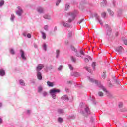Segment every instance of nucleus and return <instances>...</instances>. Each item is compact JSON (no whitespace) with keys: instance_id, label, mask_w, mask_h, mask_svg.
<instances>
[{"instance_id":"obj_1","label":"nucleus","mask_w":127,"mask_h":127,"mask_svg":"<svg viewBox=\"0 0 127 127\" xmlns=\"http://www.w3.org/2000/svg\"><path fill=\"white\" fill-rule=\"evenodd\" d=\"M87 78L89 80V81H90V82H91V83H95V85L98 86V87H99V88H100V89L103 90V91L104 92H105V93H106V95H107V96H108V97H112V94H111V93H110L109 91H108L107 90V89H106V88H105V87H104L102 85H101L100 82H98L97 80H96L94 79L93 78H91L89 76H88Z\"/></svg>"},{"instance_id":"obj_2","label":"nucleus","mask_w":127,"mask_h":127,"mask_svg":"<svg viewBox=\"0 0 127 127\" xmlns=\"http://www.w3.org/2000/svg\"><path fill=\"white\" fill-rule=\"evenodd\" d=\"M79 109L80 111V114L83 115L85 117H87L88 115H90V114H91V111H90L89 107L83 103L80 104Z\"/></svg>"},{"instance_id":"obj_3","label":"nucleus","mask_w":127,"mask_h":127,"mask_svg":"<svg viewBox=\"0 0 127 127\" xmlns=\"http://www.w3.org/2000/svg\"><path fill=\"white\" fill-rule=\"evenodd\" d=\"M78 14V11L77 10H74L73 12H70L68 13V15H69L70 17L68 19V22L71 23L72 21H74L75 19L77 17Z\"/></svg>"},{"instance_id":"obj_4","label":"nucleus","mask_w":127,"mask_h":127,"mask_svg":"<svg viewBox=\"0 0 127 127\" xmlns=\"http://www.w3.org/2000/svg\"><path fill=\"white\" fill-rule=\"evenodd\" d=\"M50 94L53 100H56V93H60V90L54 88L50 90Z\"/></svg>"},{"instance_id":"obj_5","label":"nucleus","mask_w":127,"mask_h":127,"mask_svg":"<svg viewBox=\"0 0 127 127\" xmlns=\"http://www.w3.org/2000/svg\"><path fill=\"white\" fill-rule=\"evenodd\" d=\"M104 26L107 29V35L110 36L112 34V28L111 26L108 25V24H106Z\"/></svg>"},{"instance_id":"obj_6","label":"nucleus","mask_w":127,"mask_h":127,"mask_svg":"<svg viewBox=\"0 0 127 127\" xmlns=\"http://www.w3.org/2000/svg\"><path fill=\"white\" fill-rule=\"evenodd\" d=\"M43 68H44V65H43V64L38 65L36 69V72H40V71H41V70H42Z\"/></svg>"},{"instance_id":"obj_7","label":"nucleus","mask_w":127,"mask_h":127,"mask_svg":"<svg viewBox=\"0 0 127 127\" xmlns=\"http://www.w3.org/2000/svg\"><path fill=\"white\" fill-rule=\"evenodd\" d=\"M20 54L23 60H26V56H25V53H24V51H23V50H20Z\"/></svg>"},{"instance_id":"obj_8","label":"nucleus","mask_w":127,"mask_h":127,"mask_svg":"<svg viewBox=\"0 0 127 127\" xmlns=\"http://www.w3.org/2000/svg\"><path fill=\"white\" fill-rule=\"evenodd\" d=\"M94 16L95 18H96L97 20H98L100 24H101V25H103V22H102V20L100 19V17L99 16V15H98V14L97 13H95Z\"/></svg>"},{"instance_id":"obj_9","label":"nucleus","mask_w":127,"mask_h":127,"mask_svg":"<svg viewBox=\"0 0 127 127\" xmlns=\"http://www.w3.org/2000/svg\"><path fill=\"white\" fill-rule=\"evenodd\" d=\"M61 24L63 25V26H64V27H67L69 28L70 27L71 25L65 22L64 21H62L61 22Z\"/></svg>"},{"instance_id":"obj_10","label":"nucleus","mask_w":127,"mask_h":127,"mask_svg":"<svg viewBox=\"0 0 127 127\" xmlns=\"http://www.w3.org/2000/svg\"><path fill=\"white\" fill-rule=\"evenodd\" d=\"M57 113L59 114V115H63L64 114H65V111H64V109L59 108L57 110Z\"/></svg>"},{"instance_id":"obj_11","label":"nucleus","mask_w":127,"mask_h":127,"mask_svg":"<svg viewBox=\"0 0 127 127\" xmlns=\"http://www.w3.org/2000/svg\"><path fill=\"white\" fill-rule=\"evenodd\" d=\"M18 8L19 10L16 11V14H17L18 16H21V15L23 13V10L19 8V7H18Z\"/></svg>"},{"instance_id":"obj_12","label":"nucleus","mask_w":127,"mask_h":127,"mask_svg":"<svg viewBox=\"0 0 127 127\" xmlns=\"http://www.w3.org/2000/svg\"><path fill=\"white\" fill-rule=\"evenodd\" d=\"M101 5L104 7H105V6H109L107 0H103V1L101 3Z\"/></svg>"},{"instance_id":"obj_13","label":"nucleus","mask_w":127,"mask_h":127,"mask_svg":"<svg viewBox=\"0 0 127 127\" xmlns=\"http://www.w3.org/2000/svg\"><path fill=\"white\" fill-rule=\"evenodd\" d=\"M123 50V47L122 46H119L115 49V51L118 52L119 54L122 53V51Z\"/></svg>"},{"instance_id":"obj_14","label":"nucleus","mask_w":127,"mask_h":127,"mask_svg":"<svg viewBox=\"0 0 127 127\" xmlns=\"http://www.w3.org/2000/svg\"><path fill=\"white\" fill-rule=\"evenodd\" d=\"M71 76H73V77H80V74L79 72H72L71 73Z\"/></svg>"},{"instance_id":"obj_15","label":"nucleus","mask_w":127,"mask_h":127,"mask_svg":"<svg viewBox=\"0 0 127 127\" xmlns=\"http://www.w3.org/2000/svg\"><path fill=\"white\" fill-rule=\"evenodd\" d=\"M0 76L1 77H4L5 76V70L4 69L2 68L0 69Z\"/></svg>"},{"instance_id":"obj_16","label":"nucleus","mask_w":127,"mask_h":127,"mask_svg":"<svg viewBox=\"0 0 127 127\" xmlns=\"http://www.w3.org/2000/svg\"><path fill=\"white\" fill-rule=\"evenodd\" d=\"M37 78L38 80L41 81L42 80V74L41 72H37Z\"/></svg>"},{"instance_id":"obj_17","label":"nucleus","mask_w":127,"mask_h":127,"mask_svg":"<svg viewBox=\"0 0 127 127\" xmlns=\"http://www.w3.org/2000/svg\"><path fill=\"white\" fill-rule=\"evenodd\" d=\"M61 100L63 101H69V98L67 95H64L61 97Z\"/></svg>"},{"instance_id":"obj_18","label":"nucleus","mask_w":127,"mask_h":127,"mask_svg":"<svg viewBox=\"0 0 127 127\" xmlns=\"http://www.w3.org/2000/svg\"><path fill=\"white\" fill-rule=\"evenodd\" d=\"M112 0V4L110 5V6L114 8V7H116V6H117V2L115 0Z\"/></svg>"},{"instance_id":"obj_19","label":"nucleus","mask_w":127,"mask_h":127,"mask_svg":"<svg viewBox=\"0 0 127 127\" xmlns=\"http://www.w3.org/2000/svg\"><path fill=\"white\" fill-rule=\"evenodd\" d=\"M40 33L42 34V38L43 39H46V34L42 31H40Z\"/></svg>"},{"instance_id":"obj_20","label":"nucleus","mask_w":127,"mask_h":127,"mask_svg":"<svg viewBox=\"0 0 127 127\" xmlns=\"http://www.w3.org/2000/svg\"><path fill=\"white\" fill-rule=\"evenodd\" d=\"M37 10L39 13H43V8L41 7H38Z\"/></svg>"},{"instance_id":"obj_21","label":"nucleus","mask_w":127,"mask_h":127,"mask_svg":"<svg viewBox=\"0 0 127 127\" xmlns=\"http://www.w3.org/2000/svg\"><path fill=\"white\" fill-rule=\"evenodd\" d=\"M19 84L21 85V86H25V82H24V80H22V79H20L19 80Z\"/></svg>"},{"instance_id":"obj_22","label":"nucleus","mask_w":127,"mask_h":127,"mask_svg":"<svg viewBox=\"0 0 127 127\" xmlns=\"http://www.w3.org/2000/svg\"><path fill=\"white\" fill-rule=\"evenodd\" d=\"M56 58H59V55H60V50H57L56 51Z\"/></svg>"},{"instance_id":"obj_23","label":"nucleus","mask_w":127,"mask_h":127,"mask_svg":"<svg viewBox=\"0 0 127 127\" xmlns=\"http://www.w3.org/2000/svg\"><path fill=\"white\" fill-rule=\"evenodd\" d=\"M47 84L48 87H53V86H54V84H53V82H51L49 81L47 82Z\"/></svg>"},{"instance_id":"obj_24","label":"nucleus","mask_w":127,"mask_h":127,"mask_svg":"<svg viewBox=\"0 0 127 127\" xmlns=\"http://www.w3.org/2000/svg\"><path fill=\"white\" fill-rule=\"evenodd\" d=\"M44 18H45V19H48L50 20L51 19V16L50 15H48V14H45L43 16Z\"/></svg>"},{"instance_id":"obj_25","label":"nucleus","mask_w":127,"mask_h":127,"mask_svg":"<svg viewBox=\"0 0 127 127\" xmlns=\"http://www.w3.org/2000/svg\"><path fill=\"white\" fill-rule=\"evenodd\" d=\"M122 40H123V41L125 45H127V39H126V38L122 37Z\"/></svg>"},{"instance_id":"obj_26","label":"nucleus","mask_w":127,"mask_h":127,"mask_svg":"<svg viewBox=\"0 0 127 127\" xmlns=\"http://www.w3.org/2000/svg\"><path fill=\"white\" fill-rule=\"evenodd\" d=\"M43 90V88L42 86H39L38 87V93H41Z\"/></svg>"},{"instance_id":"obj_27","label":"nucleus","mask_w":127,"mask_h":127,"mask_svg":"<svg viewBox=\"0 0 127 127\" xmlns=\"http://www.w3.org/2000/svg\"><path fill=\"white\" fill-rule=\"evenodd\" d=\"M108 11L110 14V15H111V16H113L114 15V12L112 10H111L110 9H108Z\"/></svg>"},{"instance_id":"obj_28","label":"nucleus","mask_w":127,"mask_h":127,"mask_svg":"<svg viewBox=\"0 0 127 127\" xmlns=\"http://www.w3.org/2000/svg\"><path fill=\"white\" fill-rule=\"evenodd\" d=\"M70 48L72 51H74V52H77L78 51L77 50V49L75 48V47L73 46H70Z\"/></svg>"},{"instance_id":"obj_29","label":"nucleus","mask_w":127,"mask_h":127,"mask_svg":"<svg viewBox=\"0 0 127 127\" xmlns=\"http://www.w3.org/2000/svg\"><path fill=\"white\" fill-rule=\"evenodd\" d=\"M58 123H63V118L61 117H59L58 118Z\"/></svg>"},{"instance_id":"obj_30","label":"nucleus","mask_w":127,"mask_h":127,"mask_svg":"<svg viewBox=\"0 0 127 127\" xmlns=\"http://www.w3.org/2000/svg\"><path fill=\"white\" fill-rule=\"evenodd\" d=\"M70 8V3H66L65 4V10H68Z\"/></svg>"},{"instance_id":"obj_31","label":"nucleus","mask_w":127,"mask_h":127,"mask_svg":"<svg viewBox=\"0 0 127 127\" xmlns=\"http://www.w3.org/2000/svg\"><path fill=\"white\" fill-rule=\"evenodd\" d=\"M10 53H11L12 55H14V54H15V52L13 49L11 48L10 49Z\"/></svg>"},{"instance_id":"obj_32","label":"nucleus","mask_w":127,"mask_h":127,"mask_svg":"<svg viewBox=\"0 0 127 127\" xmlns=\"http://www.w3.org/2000/svg\"><path fill=\"white\" fill-rule=\"evenodd\" d=\"M15 18V16H14V15H11V18H10L11 21L13 22V21H14V19Z\"/></svg>"},{"instance_id":"obj_33","label":"nucleus","mask_w":127,"mask_h":127,"mask_svg":"<svg viewBox=\"0 0 127 127\" xmlns=\"http://www.w3.org/2000/svg\"><path fill=\"white\" fill-rule=\"evenodd\" d=\"M92 67L95 70L96 69V62H93L92 64Z\"/></svg>"},{"instance_id":"obj_34","label":"nucleus","mask_w":127,"mask_h":127,"mask_svg":"<svg viewBox=\"0 0 127 127\" xmlns=\"http://www.w3.org/2000/svg\"><path fill=\"white\" fill-rule=\"evenodd\" d=\"M73 33H74V32L73 31H71L70 32H69L68 34V37H71L72 35H73Z\"/></svg>"},{"instance_id":"obj_35","label":"nucleus","mask_w":127,"mask_h":127,"mask_svg":"<svg viewBox=\"0 0 127 127\" xmlns=\"http://www.w3.org/2000/svg\"><path fill=\"white\" fill-rule=\"evenodd\" d=\"M71 61H72V62H74V63H76V59L75 57H74V56H71Z\"/></svg>"},{"instance_id":"obj_36","label":"nucleus","mask_w":127,"mask_h":127,"mask_svg":"<svg viewBox=\"0 0 127 127\" xmlns=\"http://www.w3.org/2000/svg\"><path fill=\"white\" fill-rule=\"evenodd\" d=\"M4 5V0H1L0 1V7L3 6Z\"/></svg>"},{"instance_id":"obj_37","label":"nucleus","mask_w":127,"mask_h":127,"mask_svg":"<svg viewBox=\"0 0 127 127\" xmlns=\"http://www.w3.org/2000/svg\"><path fill=\"white\" fill-rule=\"evenodd\" d=\"M90 100L92 102L93 105H96V101H95V98L94 97L91 98Z\"/></svg>"},{"instance_id":"obj_38","label":"nucleus","mask_w":127,"mask_h":127,"mask_svg":"<svg viewBox=\"0 0 127 127\" xmlns=\"http://www.w3.org/2000/svg\"><path fill=\"white\" fill-rule=\"evenodd\" d=\"M43 97H46L48 95V93L46 91H44L42 93Z\"/></svg>"},{"instance_id":"obj_39","label":"nucleus","mask_w":127,"mask_h":127,"mask_svg":"<svg viewBox=\"0 0 127 127\" xmlns=\"http://www.w3.org/2000/svg\"><path fill=\"white\" fill-rule=\"evenodd\" d=\"M67 119H75L74 115H69L68 116Z\"/></svg>"},{"instance_id":"obj_40","label":"nucleus","mask_w":127,"mask_h":127,"mask_svg":"<svg viewBox=\"0 0 127 127\" xmlns=\"http://www.w3.org/2000/svg\"><path fill=\"white\" fill-rule=\"evenodd\" d=\"M85 70H86V71H88V72H89V73H91V68L90 67H85Z\"/></svg>"},{"instance_id":"obj_41","label":"nucleus","mask_w":127,"mask_h":127,"mask_svg":"<svg viewBox=\"0 0 127 127\" xmlns=\"http://www.w3.org/2000/svg\"><path fill=\"white\" fill-rule=\"evenodd\" d=\"M68 67L70 70V71H73L74 70V67L71 64H68Z\"/></svg>"},{"instance_id":"obj_42","label":"nucleus","mask_w":127,"mask_h":127,"mask_svg":"<svg viewBox=\"0 0 127 127\" xmlns=\"http://www.w3.org/2000/svg\"><path fill=\"white\" fill-rule=\"evenodd\" d=\"M60 2H61V0H57V2L56 3V5L57 6H58V5H59Z\"/></svg>"},{"instance_id":"obj_43","label":"nucleus","mask_w":127,"mask_h":127,"mask_svg":"<svg viewBox=\"0 0 127 127\" xmlns=\"http://www.w3.org/2000/svg\"><path fill=\"white\" fill-rule=\"evenodd\" d=\"M76 54V56L77 57H82V56H81V54L80 53H78V51L77 52H75Z\"/></svg>"},{"instance_id":"obj_44","label":"nucleus","mask_w":127,"mask_h":127,"mask_svg":"<svg viewBox=\"0 0 127 127\" xmlns=\"http://www.w3.org/2000/svg\"><path fill=\"white\" fill-rule=\"evenodd\" d=\"M82 22H84L85 24H86V22H85L84 19H82L79 22H78V24H81Z\"/></svg>"},{"instance_id":"obj_45","label":"nucleus","mask_w":127,"mask_h":127,"mask_svg":"<svg viewBox=\"0 0 127 127\" xmlns=\"http://www.w3.org/2000/svg\"><path fill=\"white\" fill-rule=\"evenodd\" d=\"M62 69H63V65H60L58 67V71H62Z\"/></svg>"},{"instance_id":"obj_46","label":"nucleus","mask_w":127,"mask_h":127,"mask_svg":"<svg viewBox=\"0 0 127 127\" xmlns=\"http://www.w3.org/2000/svg\"><path fill=\"white\" fill-rule=\"evenodd\" d=\"M98 95L99 96V97H103V96H104V93H103V92L99 91L98 92Z\"/></svg>"},{"instance_id":"obj_47","label":"nucleus","mask_w":127,"mask_h":127,"mask_svg":"<svg viewBox=\"0 0 127 127\" xmlns=\"http://www.w3.org/2000/svg\"><path fill=\"white\" fill-rule=\"evenodd\" d=\"M47 47L46 46V44H44L43 45V49H44V50H45V51H46V50H47Z\"/></svg>"},{"instance_id":"obj_48","label":"nucleus","mask_w":127,"mask_h":127,"mask_svg":"<svg viewBox=\"0 0 127 127\" xmlns=\"http://www.w3.org/2000/svg\"><path fill=\"white\" fill-rule=\"evenodd\" d=\"M44 29L46 30V31H48V25H46L44 27Z\"/></svg>"},{"instance_id":"obj_49","label":"nucleus","mask_w":127,"mask_h":127,"mask_svg":"<svg viewBox=\"0 0 127 127\" xmlns=\"http://www.w3.org/2000/svg\"><path fill=\"white\" fill-rule=\"evenodd\" d=\"M119 108H120V109H122V107H123V103L122 102H120L119 103Z\"/></svg>"},{"instance_id":"obj_50","label":"nucleus","mask_w":127,"mask_h":127,"mask_svg":"<svg viewBox=\"0 0 127 127\" xmlns=\"http://www.w3.org/2000/svg\"><path fill=\"white\" fill-rule=\"evenodd\" d=\"M27 34H28V33H27V31H25L24 33H23V36H25V37L27 36Z\"/></svg>"},{"instance_id":"obj_51","label":"nucleus","mask_w":127,"mask_h":127,"mask_svg":"<svg viewBox=\"0 0 127 127\" xmlns=\"http://www.w3.org/2000/svg\"><path fill=\"white\" fill-rule=\"evenodd\" d=\"M48 70H52L53 69V66L52 65H50L48 68Z\"/></svg>"},{"instance_id":"obj_52","label":"nucleus","mask_w":127,"mask_h":127,"mask_svg":"<svg viewBox=\"0 0 127 127\" xmlns=\"http://www.w3.org/2000/svg\"><path fill=\"white\" fill-rule=\"evenodd\" d=\"M80 55H85V53H84V51L80 50Z\"/></svg>"},{"instance_id":"obj_53","label":"nucleus","mask_w":127,"mask_h":127,"mask_svg":"<svg viewBox=\"0 0 127 127\" xmlns=\"http://www.w3.org/2000/svg\"><path fill=\"white\" fill-rule=\"evenodd\" d=\"M106 13H102V14H101L102 17H103V18L106 17Z\"/></svg>"},{"instance_id":"obj_54","label":"nucleus","mask_w":127,"mask_h":127,"mask_svg":"<svg viewBox=\"0 0 127 127\" xmlns=\"http://www.w3.org/2000/svg\"><path fill=\"white\" fill-rule=\"evenodd\" d=\"M73 83H74V82L73 81H67V84L68 85H72V84H73Z\"/></svg>"},{"instance_id":"obj_55","label":"nucleus","mask_w":127,"mask_h":127,"mask_svg":"<svg viewBox=\"0 0 127 127\" xmlns=\"http://www.w3.org/2000/svg\"><path fill=\"white\" fill-rule=\"evenodd\" d=\"M84 61H85V62H89V59L85 58L84 59Z\"/></svg>"},{"instance_id":"obj_56","label":"nucleus","mask_w":127,"mask_h":127,"mask_svg":"<svg viewBox=\"0 0 127 127\" xmlns=\"http://www.w3.org/2000/svg\"><path fill=\"white\" fill-rule=\"evenodd\" d=\"M31 113V110H27V115H30V113Z\"/></svg>"},{"instance_id":"obj_57","label":"nucleus","mask_w":127,"mask_h":127,"mask_svg":"<svg viewBox=\"0 0 127 127\" xmlns=\"http://www.w3.org/2000/svg\"><path fill=\"white\" fill-rule=\"evenodd\" d=\"M27 37L28 38H31V34H29V33L27 34Z\"/></svg>"},{"instance_id":"obj_58","label":"nucleus","mask_w":127,"mask_h":127,"mask_svg":"<svg viewBox=\"0 0 127 127\" xmlns=\"http://www.w3.org/2000/svg\"><path fill=\"white\" fill-rule=\"evenodd\" d=\"M86 57H87L86 58H88V59H89V60H92V58H91V56L86 55Z\"/></svg>"},{"instance_id":"obj_59","label":"nucleus","mask_w":127,"mask_h":127,"mask_svg":"<svg viewBox=\"0 0 127 127\" xmlns=\"http://www.w3.org/2000/svg\"><path fill=\"white\" fill-rule=\"evenodd\" d=\"M102 78L103 79H105L106 78V73L105 72H103V74L102 75Z\"/></svg>"},{"instance_id":"obj_60","label":"nucleus","mask_w":127,"mask_h":127,"mask_svg":"<svg viewBox=\"0 0 127 127\" xmlns=\"http://www.w3.org/2000/svg\"><path fill=\"white\" fill-rule=\"evenodd\" d=\"M57 31V26H55L54 28V32H55Z\"/></svg>"},{"instance_id":"obj_61","label":"nucleus","mask_w":127,"mask_h":127,"mask_svg":"<svg viewBox=\"0 0 127 127\" xmlns=\"http://www.w3.org/2000/svg\"><path fill=\"white\" fill-rule=\"evenodd\" d=\"M68 44H69V41H65V45H68Z\"/></svg>"},{"instance_id":"obj_62","label":"nucleus","mask_w":127,"mask_h":127,"mask_svg":"<svg viewBox=\"0 0 127 127\" xmlns=\"http://www.w3.org/2000/svg\"><path fill=\"white\" fill-rule=\"evenodd\" d=\"M34 47L35 48H37L38 46H37V44H34Z\"/></svg>"},{"instance_id":"obj_63","label":"nucleus","mask_w":127,"mask_h":127,"mask_svg":"<svg viewBox=\"0 0 127 127\" xmlns=\"http://www.w3.org/2000/svg\"><path fill=\"white\" fill-rule=\"evenodd\" d=\"M2 122H3L2 119L0 118V124H2Z\"/></svg>"},{"instance_id":"obj_64","label":"nucleus","mask_w":127,"mask_h":127,"mask_svg":"<svg viewBox=\"0 0 127 127\" xmlns=\"http://www.w3.org/2000/svg\"><path fill=\"white\" fill-rule=\"evenodd\" d=\"M90 121L91 122H94V118H90Z\"/></svg>"}]
</instances>
